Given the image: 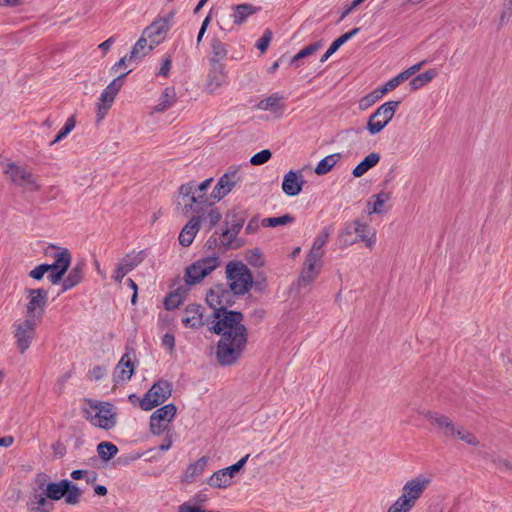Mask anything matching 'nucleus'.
Listing matches in <instances>:
<instances>
[{
	"instance_id": "nucleus-1",
	"label": "nucleus",
	"mask_w": 512,
	"mask_h": 512,
	"mask_svg": "<svg viewBox=\"0 0 512 512\" xmlns=\"http://www.w3.org/2000/svg\"><path fill=\"white\" fill-rule=\"evenodd\" d=\"M233 291L223 284L215 285L206 296L207 304L214 310L210 330L221 335L218 352H241L247 343V331L240 312L227 310L233 303Z\"/></svg>"
},
{
	"instance_id": "nucleus-2",
	"label": "nucleus",
	"mask_w": 512,
	"mask_h": 512,
	"mask_svg": "<svg viewBox=\"0 0 512 512\" xmlns=\"http://www.w3.org/2000/svg\"><path fill=\"white\" fill-rule=\"evenodd\" d=\"M431 484V479L419 474L407 480L400 496L388 508L387 512H411Z\"/></svg>"
},
{
	"instance_id": "nucleus-3",
	"label": "nucleus",
	"mask_w": 512,
	"mask_h": 512,
	"mask_svg": "<svg viewBox=\"0 0 512 512\" xmlns=\"http://www.w3.org/2000/svg\"><path fill=\"white\" fill-rule=\"evenodd\" d=\"M82 409L84 418L93 426L103 429H113L117 424L116 407L110 402L85 399Z\"/></svg>"
},
{
	"instance_id": "nucleus-4",
	"label": "nucleus",
	"mask_w": 512,
	"mask_h": 512,
	"mask_svg": "<svg viewBox=\"0 0 512 512\" xmlns=\"http://www.w3.org/2000/svg\"><path fill=\"white\" fill-rule=\"evenodd\" d=\"M228 285L234 294L242 295L249 291L253 277L248 267L241 262H230L226 266Z\"/></svg>"
},
{
	"instance_id": "nucleus-5",
	"label": "nucleus",
	"mask_w": 512,
	"mask_h": 512,
	"mask_svg": "<svg viewBox=\"0 0 512 512\" xmlns=\"http://www.w3.org/2000/svg\"><path fill=\"white\" fill-rule=\"evenodd\" d=\"M172 394V384L167 380H158L139 401V407L150 411L165 402Z\"/></svg>"
},
{
	"instance_id": "nucleus-6",
	"label": "nucleus",
	"mask_w": 512,
	"mask_h": 512,
	"mask_svg": "<svg viewBox=\"0 0 512 512\" xmlns=\"http://www.w3.org/2000/svg\"><path fill=\"white\" fill-rule=\"evenodd\" d=\"M400 101H388L380 105L376 111L370 115L367 121V130L371 135L380 133L392 120Z\"/></svg>"
},
{
	"instance_id": "nucleus-7",
	"label": "nucleus",
	"mask_w": 512,
	"mask_h": 512,
	"mask_svg": "<svg viewBox=\"0 0 512 512\" xmlns=\"http://www.w3.org/2000/svg\"><path fill=\"white\" fill-rule=\"evenodd\" d=\"M4 174L8 176L13 184L20 186L27 191L40 190L41 186L38 183L37 177L23 166L9 162L4 168Z\"/></svg>"
},
{
	"instance_id": "nucleus-8",
	"label": "nucleus",
	"mask_w": 512,
	"mask_h": 512,
	"mask_svg": "<svg viewBox=\"0 0 512 512\" xmlns=\"http://www.w3.org/2000/svg\"><path fill=\"white\" fill-rule=\"evenodd\" d=\"M220 264L216 255L208 256L197 260L186 268L185 281L189 285L201 282L207 275L215 270Z\"/></svg>"
},
{
	"instance_id": "nucleus-9",
	"label": "nucleus",
	"mask_w": 512,
	"mask_h": 512,
	"mask_svg": "<svg viewBox=\"0 0 512 512\" xmlns=\"http://www.w3.org/2000/svg\"><path fill=\"white\" fill-rule=\"evenodd\" d=\"M196 185L194 182L182 184L178 189V194L175 197L174 203L176 210L184 216L190 213L200 215V209L195 207V194Z\"/></svg>"
},
{
	"instance_id": "nucleus-10",
	"label": "nucleus",
	"mask_w": 512,
	"mask_h": 512,
	"mask_svg": "<svg viewBox=\"0 0 512 512\" xmlns=\"http://www.w3.org/2000/svg\"><path fill=\"white\" fill-rule=\"evenodd\" d=\"M27 304L26 317L41 321L48 301V292L45 289H25Z\"/></svg>"
},
{
	"instance_id": "nucleus-11",
	"label": "nucleus",
	"mask_w": 512,
	"mask_h": 512,
	"mask_svg": "<svg viewBox=\"0 0 512 512\" xmlns=\"http://www.w3.org/2000/svg\"><path fill=\"white\" fill-rule=\"evenodd\" d=\"M129 73H123L116 77L101 93L97 103V121H102L111 108L117 93L123 85V79Z\"/></svg>"
},
{
	"instance_id": "nucleus-12",
	"label": "nucleus",
	"mask_w": 512,
	"mask_h": 512,
	"mask_svg": "<svg viewBox=\"0 0 512 512\" xmlns=\"http://www.w3.org/2000/svg\"><path fill=\"white\" fill-rule=\"evenodd\" d=\"M240 180L241 174L239 168L230 167L228 171L219 178L211 193V197L216 201H220L233 190Z\"/></svg>"
},
{
	"instance_id": "nucleus-13",
	"label": "nucleus",
	"mask_w": 512,
	"mask_h": 512,
	"mask_svg": "<svg viewBox=\"0 0 512 512\" xmlns=\"http://www.w3.org/2000/svg\"><path fill=\"white\" fill-rule=\"evenodd\" d=\"M177 412L174 404L170 403L158 408L150 416V431L154 435L163 433Z\"/></svg>"
},
{
	"instance_id": "nucleus-14",
	"label": "nucleus",
	"mask_w": 512,
	"mask_h": 512,
	"mask_svg": "<svg viewBox=\"0 0 512 512\" xmlns=\"http://www.w3.org/2000/svg\"><path fill=\"white\" fill-rule=\"evenodd\" d=\"M322 267V259L306 255L298 278V286L303 288L310 286L320 275Z\"/></svg>"
},
{
	"instance_id": "nucleus-15",
	"label": "nucleus",
	"mask_w": 512,
	"mask_h": 512,
	"mask_svg": "<svg viewBox=\"0 0 512 512\" xmlns=\"http://www.w3.org/2000/svg\"><path fill=\"white\" fill-rule=\"evenodd\" d=\"M40 323L39 320L25 316L23 321L17 322L15 326V338L17 346L24 351L29 348L30 342L34 337L35 328Z\"/></svg>"
},
{
	"instance_id": "nucleus-16",
	"label": "nucleus",
	"mask_w": 512,
	"mask_h": 512,
	"mask_svg": "<svg viewBox=\"0 0 512 512\" xmlns=\"http://www.w3.org/2000/svg\"><path fill=\"white\" fill-rule=\"evenodd\" d=\"M54 258V263L49 264L50 274L48 278L52 284H57L70 266L71 255L67 249H61L55 252Z\"/></svg>"
},
{
	"instance_id": "nucleus-17",
	"label": "nucleus",
	"mask_w": 512,
	"mask_h": 512,
	"mask_svg": "<svg viewBox=\"0 0 512 512\" xmlns=\"http://www.w3.org/2000/svg\"><path fill=\"white\" fill-rule=\"evenodd\" d=\"M143 259L144 258L142 252L127 254L116 265V269L112 275V278L116 282L120 283L125 275L136 268L143 261Z\"/></svg>"
},
{
	"instance_id": "nucleus-18",
	"label": "nucleus",
	"mask_w": 512,
	"mask_h": 512,
	"mask_svg": "<svg viewBox=\"0 0 512 512\" xmlns=\"http://www.w3.org/2000/svg\"><path fill=\"white\" fill-rule=\"evenodd\" d=\"M168 30V22L160 18L146 27L142 34L152 43V46L156 47L164 40Z\"/></svg>"
},
{
	"instance_id": "nucleus-19",
	"label": "nucleus",
	"mask_w": 512,
	"mask_h": 512,
	"mask_svg": "<svg viewBox=\"0 0 512 512\" xmlns=\"http://www.w3.org/2000/svg\"><path fill=\"white\" fill-rule=\"evenodd\" d=\"M225 84L226 73L223 64L217 62L212 63L205 85L207 92L213 94Z\"/></svg>"
},
{
	"instance_id": "nucleus-20",
	"label": "nucleus",
	"mask_w": 512,
	"mask_h": 512,
	"mask_svg": "<svg viewBox=\"0 0 512 512\" xmlns=\"http://www.w3.org/2000/svg\"><path fill=\"white\" fill-rule=\"evenodd\" d=\"M135 371V363L131 359L130 354H123L113 373L114 382L126 383L129 381Z\"/></svg>"
},
{
	"instance_id": "nucleus-21",
	"label": "nucleus",
	"mask_w": 512,
	"mask_h": 512,
	"mask_svg": "<svg viewBox=\"0 0 512 512\" xmlns=\"http://www.w3.org/2000/svg\"><path fill=\"white\" fill-rule=\"evenodd\" d=\"M304 183L302 172L291 170L283 178L282 190L288 196H296L302 191Z\"/></svg>"
},
{
	"instance_id": "nucleus-22",
	"label": "nucleus",
	"mask_w": 512,
	"mask_h": 512,
	"mask_svg": "<svg viewBox=\"0 0 512 512\" xmlns=\"http://www.w3.org/2000/svg\"><path fill=\"white\" fill-rule=\"evenodd\" d=\"M352 232L354 231L357 237L355 239L364 242L365 246L372 250L376 244V230L369 227L368 224L355 220L353 222Z\"/></svg>"
},
{
	"instance_id": "nucleus-23",
	"label": "nucleus",
	"mask_w": 512,
	"mask_h": 512,
	"mask_svg": "<svg viewBox=\"0 0 512 512\" xmlns=\"http://www.w3.org/2000/svg\"><path fill=\"white\" fill-rule=\"evenodd\" d=\"M200 218V215L193 216L182 228L179 234V243L183 247H188L192 244L196 234L200 229Z\"/></svg>"
},
{
	"instance_id": "nucleus-24",
	"label": "nucleus",
	"mask_w": 512,
	"mask_h": 512,
	"mask_svg": "<svg viewBox=\"0 0 512 512\" xmlns=\"http://www.w3.org/2000/svg\"><path fill=\"white\" fill-rule=\"evenodd\" d=\"M424 417L434 426H437L445 436L450 437L454 433L455 424L445 415L428 411Z\"/></svg>"
},
{
	"instance_id": "nucleus-25",
	"label": "nucleus",
	"mask_w": 512,
	"mask_h": 512,
	"mask_svg": "<svg viewBox=\"0 0 512 512\" xmlns=\"http://www.w3.org/2000/svg\"><path fill=\"white\" fill-rule=\"evenodd\" d=\"M332 231L333 229L331 226L323 228L315 237L307 255L322 259L325 254L324 247L327 244Z\"/></svg>"
},
{
	"instance_id": "nucleus-26",
	"label": "nucleus",
	"mask_w": 512,
	"mask_h": 512,
	"mask_svg": "<svg viewBox=\"0 0 512 512\" xmlns=\"http://www.w3.org/2000/svg\"><path fill=\"white\" fill-rule=\"evenodd\" d=\"M176 101V91L174 87H166L154 106L152 113L163 112L170 108Z\"/></svg>"
},
{
	"instance_id": "nucleus-27",
	"label": "nucleus",
	"mask_w": 512,
	"mask_h": 512,
	"mask_svg": "<svg viewBox=\"0 0 512 512\" xmlns=\"http://www.w3.org/2000/svg\"><path fill=\"white\" fill-rule=\"evenodd\" d=\"M207 458L201 457L194 463H191L187 469L185 470V473L183 475V481L187 483L193 482L197 477L202 475L204 472L206 466H207Z\"/></svg>"
},
{
	"instance_id": "nucleus-28",
	"label": "nucleus",
	"mask_w": 512,
	"mask_h": 512,
	"mask_svg": "<svg viewBox=\"0 0 512 512\" xmlns=\"http://www.w3.org/2000/svg\"><path fill=\"white\" fill-rule=\"evenodd\" d=\"M69 489V480L63 479L59 482H50L46 486V493L50 500H60Z\"/></svg>"
},
{
	"instance_id": "nucleus-29",
	"label": "nucleus",
	"mask_w": 512,
	"mask_h": 512,
	"mask_svg": "<svg viewBox=\"0 0 512 512\" xmlns=\"http://www.w3.org/2000/svg\"><path fill=\"white\" fill-rule=\"evenodd\" d=\"M380 161V155L376 152L368 154L352 171L354 177L363 176L368 170L376 166Z\"/></svg>"
},
{
	"instance_id": "nucleus-30",
	"label": "nucleus",
	"mask_w": 512,
	"mask_h": 512,
	"mask_svg": "<svg viewBox=\"0 0 512 512\" xmlns=\"http://www.w3.org/2000/svg\"><path fill=\"white\" fill-rule=\"evenodd\" d=\"M154 47L155 46H152V43L142 34L130 52L129 61H134L146 56Z\"/></svg>"
},
{
	"instance_id": "nucleus-31",
	"label": "nucleus",
	"mask_w": 512,
	"mask_h": 512,
	"mask_svg": "<svg viewBox=\"0 0 512 512\" xmlns=\"http://www.w3.org/2000/svg\"><path fill=\"white\" fill-rule=\"evenodd\" d=\"M182 322L185 326L191 328L200 327L203 325V317L200 306H191L185 310V315L182 318Z\"/></svg>"
},
{
	"instance_id": "nucleus-32",
	"label": "nucleus",
	"mask_w": 512,
	"mask_h": 512,
	"mask_svg": "<svg viewBox=\"0 0 512 512\" xmlns=\"http://www.w3.org/2000/svg\"><path fill=\"white\" fill-rule=\"evenodd\" d=\"M282 96L278 93L271 94L269 97L261 100L257 107L263 111H274V112H282L283 105L281 104Z\"/></svg>"
},
{
	"instance_id": "nucleus-33",
	"label": "nucleus",
	"mask_w": 512,
	"mask_h": 512,
	"mask_svg": "<svg viewBox=\"0 0 512 512\" xmlns=\"http://www.w3.org/2000/svg\"><path fill=\"white\" fill-rule=\"evenodd\" d=\"M84 264H76L63 282V291L73 288L82 281Z\"/></svg>"
},
{
	"instance_id": "nucleus-34",
	"label": "nucleus",
	"mask_w": 512,
	"mask_h": 512,
	"mask_svg": "<svg viewBox=\"0 0 512 512\" xmlns=\"http://www.w3.org/2000/svg\"><path fill=\"white\" fill-rule=\"evenodd\" d=\"M258 8L251 4H240L234 7L232 18L235 24L240 25L244 23L248 16L257 12Z\"/></svg>"
},
{
	"instance_id": "nucleus-35",
	"label": "nucleus",
	"mask_w": 512,
	"mask_h": 512,
	"mask_svg": "<svg viewBox=\"0 0 512 512\" xmlns=\"http://www.w3.org/2000/svg\"><path fill=\"white\" fill-rule=\"evenodd\" d=\"M208 484L214 488H227L232 484V478L225 469H221L210 476Z\"/></svg>"
},
{
	"instance_id": "nucleus-36",
	"label": "nucleus",
	"mask_w": 512,
	"mask_h": 512,
	"mask_svg": "<svg viewBox=\"0 0 512 512\" xmlns=\"http://www.w3.org/2000/svg\"><path fill=\"white\" fill-rule=\"evenodd\" d=\"M373 202L369 201L367 206L369 210V214H381L384 209V204L390 199V194L381 191L380 193L372 196Z\"/></svg>"
},
{
	"instance_id": "nucleus-37",
	"label": "nucleus",
	"mask_w": 512,
	"mask_h": 512,
	"mask_svg": "<svg viewBox=\"0 0 512 512\" xmlns=\"http://www.w3.org/2000/svg\"><path fill=\"white\" fill-rule=\"evenodd\" d=\"M341 155L339 153L331 154L319 161L314 169L317 175H325L332 170V168L339 161Z\"/></svg>"
},
{
	"instance_id": "nucleus-38",
	"label": "nucleus",
	"mask_w": 512,
	"mask_h": 512,
	"mask_svg": "<svg viewBox=\"0 0 512 512\" xmlns=\"http://www.w3.org/2000/svg\"><path fill=\"white\" fill-rule=\"evenodd\" d=\"M49 497L47 496L46 491L42 493H38L35 491L28 502V508H39V509H52V504L48 501Z\"/></svg>"
},
{
	"instance_id": "nucleus-39",
	"label": "nucleus",
	"mask_w": 512,
	"mask_h": 512,
	"mask_svg": "<svg viewBox=\"0 0 512 512\" xmlns=\"http://www.w3.org/2000/svg\"><path fill=\"white\" fill-rule=\"evenodd\" d=\"M97 453L103 461H109L118 453V447L112 442L103 441L97 445Z\"/></svg>"
},
{
	"instance_id": "nucleus-40",
	"label": "nucleus",
	"mask_w": 512,
	"mask_h": 512,
	"mask_svg": "<svg viewBox=\"0 0 512 512\" xmlns=\"http://www.w3.org/2000/svg\"><path fill=\"white\" fill-rule=\"evenodd\" d=\"M450 437L458 438L471 446H477L479 443L475 435L462 426H455L454 433Z\"/></svg>"
},
{
	"instance_id": "nucleus-41",
	"label": "nucleus",
	"mask_w": 512,
	"mask_h": 512,
	"mask_svg": "<svg viewBox=\"0 0 512 512\" xmlns=\"http://www.w3.org/2000/svg\"><path fill=\"white\" fill-rule=\"evenodd\" d=\"M436 75H437L436 71L431 69V70H428V71L416 76L415 78H413L410 81L411 89L416 91V90L422 88L424 85L429 83Z\"/></svg>"
},
{
	"instance_id": "nucleus-42",
	"label": "nucleus",
	"mask_w": 512,
	"mask_h": 512,
	"mask_svg": "<svg viewBox=\"0 0 512 512\" xmlns=\"http://www.w3.org/2000/svg\"><path fill=\"white\" fill-rule=\"evenodd\" d=\"M212 58L210 63H220V60L224 59L227 55V49L224 43L218 39H213L211 42Z\"/></svg>"
},
{
	"instance_id": "nucleus-43",
	"label": "nucleus",
	"mask_w": 512,
	"mask_h": 512,
	"mask_svg": "<svg viewBox=\"0 0 512 512\" xmlns=\"http://www.w3.org/2000/svg\"><path fill=\"white\" fill-rule=\"evenodd\" d=\"M293 222H294V217L289 214H285L280 217L264 218L261 220V225L263 227H276V226H280V225L291 224Z\"/></svg>"
},
{
	"instance_id": "nucleus-44",
	"label": "nucleus",
	"mask_w": 512,
	"mask_h": 512,
	"mask_svg": "<svg viewBox=\"0 0 512 512\" xmlns=\"http://www.w3.org/2000/svg\"><path fill=\"white\" fill-rule=\"evenodd\" d=\"M81 496L82 491L78 488L77 485L69 481V489L64 496L65 502L69 505H76L80 502Z\"/></svg>"
},
{
	"instance_id": "nucleus-45",
	"label": "nucleus",
	"mask_w": 512,
	"mask_h": 512,
	"mask_svg": "<svg viewBox=\"0 0 512 512\" xmlns=\"http://www.w3.org/2000/svg\"><path fill=\"white\" fill-rule=\"evenodd\" d=\"M75 125H76V120H75L74 116L69 117L66 120L64 126L61 128L59 133L54 138V140L50 143V145L52 146V145L60 142L64 138H66L67 135L75 128Z\"/></svg>"
},
{
	"instance_id": "nucleus-46",
	"label": "nucleus",
	"mask_w": 512,
	"mask_h": 512,
	"mask_svg": "<svg viewBox=\"0 0 512 512\" xmlns=\"http://www.w3.org/2000/svg\"><path fill=\"white\" fill-rule=\"evenodd\" d=\"M215 356L214 361L222 366L228 367L238 362L240 354H213ZM213 362V360H211Z\"/></svg>"
},
{
	"instance_id": "nucleus-47",
	"label": "nucleus",
	"mask_w": 512,
	"mask_h": 512,
	"mask_svg": "<svg viewBox=\"0 0 512 512\" xmlns=\"http://www.w3.org/2000/svg\"><path fill=\"white\" fill-rule=\"evenodd\" d=\"M245 259L254 267H261L264 265V257L259 249H252L246 252Z\"/></svg>"
},
{
	"instance_id": "nucleus-48",
	"label": "nucleus",
	"mask_w": 512,
	"mask_h": 512,
	"mask_svg": "<svg viewBox=\"0 0 512 512\" xmlns=\"http://www.w3.org/2000/svg\"><path fill=\"white\" fill-rule=\"evenodd\" d=\"M183 302V293L179 290L170 293L169 296L165 299V307L167 310H172L177 308Z\"/></svg>"
},
{
	"instance_id": "nucleus-49",
	"label": "nucleus",
	"mask_w": 512,
	"mask_h": 512,
	"mask_svg": "<svg viewBox=\"0 0 512 512\" xmlns=\"http://www.w3.org/2000/svg\"><path fill=\"white\" fill-rule=\"evenodd\" d=\"M338 240L342 247H348L357 242V239L352 237V226L348 225L342 230L338 236Z\"/></svg>"
},
{
	"instance_id": "nucleus-50",
	"label": "nucleus",
	"mask_w": 512,
	"mask_h": 512,
	"mask_svg": "<svg viewBox=\"0 0 512 512\" xmlns=\"http://www.w3.org/2000/svg\"><path fill=\"white\" fill-rule=\"evenodd\" d=\"M271 156H272L271 151L268 149H265V150H262L256 154H254L250 159V163L255 166L262 165V164L266 163L271 158Z\"/></svg>"
},
{
	"instance_id": "nucleus-51",
	"label": "nucleus",
	"mask_w": 512,
	"mask_h": 512,
	"mask_svg": "<svg viewBox=\"0 0 512 512\" xmlns=\"http://www.w3.org/2000/svg\"><path fill=\"white\" fill-rule=\"evenodd\" d=\"M231 233H232L231 229H226L222 233V241H221V243L224 246L229 247V248H238L240 246V244L239 243H235L237 235H232Z\"/></svg>"
},
{
	"instance_id": "nucleus-52",
	"label": "nucleus",
	"mask_w": 512,
	"mask_h": 512,
	"mask_svg": "<svg viewBox=\"0 0 512 512\" xmlns=\"http://www.w3.org/2000/svg\"><path fill=\"white\" fill-rule=\"evenodd\" d=\"M378 100V94H376L375 91H372L371 93L367 94L366 96L360 99L359 108L361 110H366L368 107L373 105Z\"/></svg>"
},
{
	"instance_id": "nucleus-53",
	"label": "nucleus",
	"mask_w": 512,
	"mask_h": 512,
	"mask_svg": "<svg viewBox=\"0 0 512 512\" xmlns=\"http://www.w3.org/2000/svg\"><path fill=\"white\" fill-rule=\"evenodd\" d=\"M345 42L341 37L337 38L333 41V43L330 45L328 50L322 55L320 62L324 63L328 60V58L334 54Z\"/></svg>"
},
{
	"instance_id": "nucleus-54",
	"label": "nucleus",
	"mask_w": 512,
	"mask_h": 512,
	"mask_svg": "<svg viewBox=\"0 0 512 512\" xmlns=\"http://www.w3.org/2000/svg\"><path fill=\"white\" fill-rule=\"evenodd\" d=\"M71 477L74 480H79V479L84 478L88 483L94 482L96 480V474L90 473L86 470H74L71 473Z\"/></svg>"
},
{
	"instance_id": "nucleus-55",
	"label": "nucleus",
	"mask_w": 512,
	"mask_h": 512,
	"mask_svg": "<svg viewBox=\"0 0 512 512\" xmlns=\"http://www.w3.org/2000/svg\"><path fill=\"white\" fill-rule=\"evenodd\" d=\"M49 264H41L30 271L29 276L35 280H41L45 273L49 272Z\"/></svg>"
},
{
	"instance_id": "nucleus-56",
	"label": "nucleus",
	"mask_w": 512,
	"mask_h": 512,
	"mask_svg": "<svg viewBox=\"0 0 512 512\" xmlns=\"http://www.w3.org/2000/svg\"><path fill=\"white\" fill-rule=\"evenodd\" d=\"M249 454L245 455L244 457H242L238 462H236L235 464L229 466V467H226L224 468L225 471L228 472V474L230 475L231 478L234 477L235 473L239 472L243 466L245 465V463L247 462L248 458H249Z\"/></svg>"
},
{
	"instance_id": "nucleus-57",
	"label": "nucleus",
	"mask_w": 512,
	"mask_h": 512,
	"mask_svg": "<svg viewBox=\"0 0 512 512\" xmlns=\"http://www.w3.org/2000/svg\"><path fill=\"white\" fill-rule=\"evenodd\" d=\"M272 39V32L270 30H266L263 34V36L258 39L256 43V47L261 51L265 52L270 41Z\"/></svg>"
},
{
	"instance_id": "nucleus-58",
	"label": "nucleus",
	"mask_w": 512,
	"mask_h": 512,
	"mask_svg": "<svg viewBox=\"0 0 512 512\" xmlns=\"http://www.w3.org/2000/svg\"><path fill=\"white\" fill-rule=\"evenodd\" d=\"M107 369L105 366L96 365L89 370V377L96 381L102 379L106 375Z\"/></svg>"
},
{
	"instance_id": "nucleus-59",
	"label": "nucleus",
	"mask_w": 512,
	"mask_h": 512,
	"mask_svg": "<svg viewBox=\"0 0 512 512\" xmlns=\"http://www.w3.org/2000/svg\"><path fill=\"white\" fill-rule=\"evenodd\" d=\"M195 200V207L200 209V213L203 211L204 207L212 205V203L208 201V197L206 196L205 192H196Z\"/></svg>"
},
{
	"instance_id": "nucleus-60",
	"label": "nucleus",
	"mask_w": 512,
	"mask_h": 512,
	"mask_svg": "<svg viewBox=\"0 0 512 512\" xmlns=\"http://www.w3.org/2000/svg\"><path fill=\"white\" fill-rule=\"evenodd\" d=\"M322 46L323 45L321 42L312 43V44L302 48L300 50V55H303V57L310 56V55L316 53L320 48H322Z\"/></svg>"
},
{
	"instance_id": "nucleus-61",
	"label": "nucleus",
	"mask_w": 512,
	"mask_h": 512,
	"mask_svg": "<svg viewBox=\"0 0 512 512\" xmlns=\"http://www.w3.org/2000/svg\"><path fill=\"white\" fill-rule=\"evenodd\" d=\"M172 59L170 55H166L163 59L162 65L159 70V75L167 77L171 69Z\"/></svg>"
},
{
	"instance_id": "nucleus-62",
	"label": "nucleus",
	"mask_w": 512,
	"mask_h": 512,
	"mask_svg": "<svg viewBox=\"0 0 512 512\" xmlns=\"http://www.w3.org/2000/svg\"><path fill=\"white\" fill-rule=\"evenodd\" d=\"M178 512H207V510L185 502L178 507Z\"/></svg>"
},
{
	"instance_id": "nucleus-63",
	"label": "nucleus",
	"mask_w": 512,
	"mask_h": 512,
	"mask_svg": "<svg viewBox=\"0 0 512 512\" xmlns=\"http://www.w3.org/2000/svg\"><path fill=\"white\" fill-rule=\"evenodd\" d=\"M207 218L210 222V225L214 226L220 221L221 214L217 209H211L207 214Z\"/></svg>"
},
{
	"instance_id": "nucleus-64",
	"label": "nucleus",
	"mask_w": 512,
	"mask_h": 512,
	"mask_svg": "<svg viewBox=\"0 0 512 512\" xmlns=\"http://www.w3.org/2000/svg\"><path fill=\"white\" fill-rule=\"evenodd\" d=\"M243 224H244V219L242 217H240L236 221L232 222L231 226L228 229H231L232 235H238V233L240 232V230L243 227Z\"/></svg>"
}]
</instances>
